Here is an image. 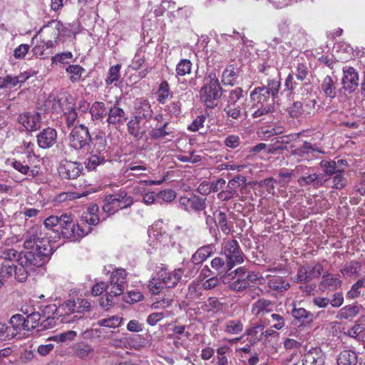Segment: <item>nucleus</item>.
Here are the masks:
<instances>
[{
    "mask_svg": "<svg viewBox=\"0 0 365 365\" xmlns=\"http://www.w3.org/2000/svg\"><path fill=\"white\" fill-rule=\"evenodd\" d=\"M252 108L255 109L252 115L254 118L262 117L263 115L271 113L274 110V104L272 103H267V104H260L259 107H255L252 106Z\"/></svg>",
    "mask_w": 365,
    "mask_h": 365,
    "instance_id": "obj_58",
    "label": "nucleus"
},
{
    "mask_svg": "<svg viewBox=\"0 0 365 365\" xmlns=\"http://www.w3.org/2000/svg\"><path fill=\"white\" fill-rule=\"evenodd\" d=\"M179 203L182 209L187 212L202 211L206 208V198L200 197L197 195L190 196H181Z\"/></svg>",
    "mask_w": 365,
    "mask_h": 365,
    "instance_id": "obj_8",
    "label": "nucleus"
},
{
    "mask_svg": "<svg viewBox=\"0 0 365 365\" xmlns=\"http://www.w3.org/2000/svg\"><path fill=\"white\" fill-rule=\"evenodd\" d=\"M9 324L16 335L23 330L29 331V327H26V318L20 314H14L10 318Z\"/></svg>",
    "mask_w": 365,
    "mask_h": 365,
    "instance_id": "obj_33",
    "label": "nucleus"
},
{
    "mask_svg": "<svg viewBox=\"0 0 365 365\" xmlns=\"http://www.w3.org/2000/svg\"><path fill=\"white\" fill-rule=\"evenodd\" d=\"M148 170V168L143 162L140 161L139 165H136L135 163H131L125 168V173L127 174L128 177H140L143 176L144 174L143 172H145Z\"/></svg>",
    "mask_w": 365,
    "mask_h": 365,
    "instance_id": "obj_44",
    "label": "nucleus"
},
{
    "mask_svg": "<svg viewBox=\"0 0 365 365\" xmlns=\"http://www.w3.org/2000/svg\"><path fill=\"white\" fill-rule=\"evenodd\" d=\"M39 234L36 230H32V232L27 231L26 234L24 235V247L26 249H31V250H34V246L37 238H38Z\"/></svg>",
    "mask_w": 365,
    "mask_h": 365,
    "instance_id": "obj_57",
    "label": "nucleus"
},
{
    "mask_svg": "<svg viewBox=\"0 0 365 365\" xmlns=\"http://www.w3.org/2000/svg\"><path fill=\"white\" fill-rule=\"evenodd\" d=\"M63 23L58 20H51L44 25L39 31L40 38L58 39L59 29H62Z\"/></svg>",
    "mask_w": 365,
    "mask_h": 365,
    "instance_id": "obj_18",
    "label": "nucleus"
},
{
    "mask_svg": "<svg viewBox=\"0 0 365 365\" xmlns=\"http://www.w3.org/2000/svg\"><path fill=\"white\" fill-rule=\"evenodd\" d=\"M36 140L40 148H52L57 142V131L51 127L44 128L36 135Z\"/></svg>",
    "mask_w": 365,
    "mask_h": 365,
    "instance_id": "obj_14",
    "label": "nucleus"
},
{
    "mask_svg": "<svg viewBox=\"0 0 365 365\" xmlns=\"http://www.w3.org/2000/svg\"><path fill=\"white\" fill-rule=\"evenodd\" d=\"M91 156L86 163V168L88 171L96 170L97 167L106 163V160L104 154H98V153L90 152Z\"/></svg>",
    "mask_w": 365,
    "mask_h": 365,
    "instance_id": "obj_38",
    "label": "nucleus"
},
{
    "mask_svg": "<svg viewBox=\"0 0 365 365\" xmlns=\"http://www.w3.org/2000/svg\"><path fill=\"white\" fill-rule=\"evenodd\" d=\"M18 122L29 132L36 131L41 128V116L39 113L25 112L18 116Z\"/></svg>",
    "mask_w": 365,
    "mask_h": 365,
    "instance_id": "obj_10",
    "label": "nucleus"
},
{
    "mask_svg": "<svg viewBox=\"0 0 365 365\" xmlns=\"http://www.w3.org/2000/svg\"><path fill=\"white\" fill-rule=\"evenodd\" d=\"M248 280L244 278H238L229 284V289L237 292H241L245 289H248Z\"/></svg>",
    "mask_w": 365,
    "mask_h": 365,
    "instance_id": "obj_63",
    "label": "nucleus"
},
{
    "mask_svg": "<svg viewBox=\"0 0 365 365\" xmlns=\"http://www.w3.org/2000/svg\"><path fill=\"white\" fill-rule=\"evenodd\" d=\"M341 79L342 88L348 93H352L359 86V74L353 67L343 68Z\"/></svg>",
    "mask_w": 365,
    "mask_h": 365,
    "instance_id": "obj_11",
    "label": "nucleus"
},
{
    "mask_svg": "<svg viewBox=\"0 0 365 365\" xmlns=\"http://www.w3.org/2000/svg\"><path fill=\"white\" fill-rule=\"evenodd\" d=\"M273 304L270 300L259 299L252 307V313L256 316L264 314L272 311Z\"/></svg>",
    "mask_w": 365,
    "mask_h": 365,
    "instance_id": "obj_35",
    "label": "nucleus"
},
{
    "mask_svg": "<svg viewBox=\"0 0 365 365\" xmlns=\"http://www.w3.org/2000/svg\"><path fill=\"white\" fill-rule=\"evenodd\" d=\"M222 252L226 257V261L232 268L245 261V255L235 240L225 242L222 247Z\"/></svg>",
    "mask_w": 365,
    "mask_h": 365,
    "instance_id": "obj_6",
    "label": "nucleus"
},
{
    "mask_svg": "<svg viewBox=\"0 0 365 365\" xmlns=\"http://www.w3.org/2000/svg\"><path fill=\"white\" fill-rule=\"evenodd\" d=\"M82 170L83 167L81 163L67 160H62L58 168L59 176L67 180L76 179Z\"/></svg>",
    "mask_w": 365,
    "mask_h": 365,
    "instance_id": "obj_9",
    "label": "nucleus"
},
{
    "mask_svg": "<svg viewBox=\"0 0 365 365\" xmlns=\"http://www.w3.org/2000/svg\"><path fill=\"white\" fill-rule=\"evenodd\" d=\"M127 272L124 269H117L110 277L109 293L113 296L122 294L126 284Z\"/></svg>",
    "mask_w": 365,
    "mask_h": 365,
    "instance_id": "obj_7",
    "label": "nucleus"
},
{
    "mask_svg": "<svg viewBox=\"0 0 365 365\" xmlns=\"http://www.w3.org/2000/svg\"><path fill=\"white\" fill-rule=\"evenodd\" d=\"M92 144V150L93 153H98V154H105L107 152V139L104 131L99 130L94 133V137L92 138L91 142Z\"/></svg>",
    "mask_w": 365,
    "mask_h": 365,
    "instance_id": "obj_20",
    "label": "nucleus"
},
{
    "mask_svg": "<svg viewBox=\"0 0 365 365\" xmlns=\"http://www.w3.org/2000/svg\"><path fill=\"white\" fill-rule=\"evenodd\" d=\"M127 119L125 110L118 106L117 102L107 112L106 123L116 129L123 125Z\"/></svg>",
    "mask_w": 365,
    "mask_h": 365,
    "instance_id": "obj_13",
    "label": "nucleus"
},
{
    "mask_svg": "<svg viewBox=\"0 0 365 365\" xmlns=\"http://www.w3.org/2000/svg\"><path fill=\"white\" fill-rule=\"evenodd\" d=\"M85 71L84 68L78 64L69 65L66 68V71L69 74V79L72 83L81 81L82 79V74Z\"/></svg>",
    "mask_w": 365,
    "mask_h": 365,
    "instance_id": "obj_43",
    "label": "nucleus"
},
{
    "mask_svg": "<svg viewBox=\"0 0 365 365\" xmlns=\"http://www.w3.org/2000/svg\"><path fill=\"white\" fill-rule=\"evenodd\" d=\"M107 108L106 104L101 101H95L89 109L92 123L96 121H103L107 115Z\"/></svg>",
    "mask_w": 365,
    "mask_h": 365,
    "instance_id": "obj_24",
    "label": "nucleus"
},
{
    "mask_svg": "<svg viewBox=\"0 0 365 365\" xmlns=\"http://www.w3.org/2000/svg\"><path fill=\"white\" fill-rule=\"evenodd\" d=\"M206 218V224L210 228L215 227L220 228H242L245 226L243 219L237 217L232 212H225L216 210L212 215L204 212Z\"/></svg>",
    "mask_w": 365,
    "mask_h": 365,
    "instance_id": "obj_3",
    "label": "nucleus"
},
{
    "mask_svg": "<svg viewBox=\"0 0 365 365\" xmlns=\"http://www.w3.org/2000/svg\"><path fill=\"white\" fill-rule=\"evenodd\" d=\"M137 113L140 117L145 119H149L152 116L153 110L149 101L146 99L140 98L138 100L136 107Z\"/></svg>",
    "mask_w": 365,
    "mask_h": 365,
    "instance_id": "obj_42",
    "label": "nucleus"
},
{
    "mask_svg": "<svg viewBox=\"0 0 365 365\" xmlns=\"http://www.w3.org/2000/svg\"><path fill=\"white\" fill-rule=\"evenodd\" d=\"M173 97V92L167 81H163L156 91L157 101L160 104H165L169 98Z\"/></svg>",
    "mask_w": 365,
    "mask_h": 365,
    "instance_id": "obj_34",
    "label": "nucleus"
},
{
    "mask_svg": "<svg viewBox=\"0 0 365 365\" xmlns=\"http://www.w3.org/2000/svg\"><path fill=\"white\" fill-rule=\"evenodd\" d=\"M192 63L187 59H181L176 65L175 72L177 76H184L192 71Z\"/></svg>",
    "mask_w": 365,
    "mask_h": 365,
    "instance_id": "obj_51",
    "label": "nucleus"
},
{
    "mask_svg": "<svg viewBox=\"0 0 365 365\" xmlns=\"http://www.w3.org/2000/svg\"><path fill=\"white\" fill-rule=\"evenodd\" d=\"M243 106L237 105L225 104L224 111L228 118L239 120L242 115Z\"/></svg>",
    "mask_w": 365,
    "mask_h": 365,
    "instance_id": "obj_53",
    "label": "nucleus"
},
{
    "mask_svg": "<svg viewBox=\"0 0 365 365\" xmlns=\"http://www.w3.org/2000/svg\"><path fill=\"white\" fill-rule=\"evenodd\" d=\"M88 232H84V230H61L63 237L71 242L78 241L83 237L87 235Z\"/></svg>",
    "mask_w": 365,
    "mask_h": 365,
    "instance_id": "obj_49",
    "label": "nucleus"
},
{
    "mask_svg": "<svg viewBox=\"0 0 365 365\" xmlns=\"http://www.w3.org/2000/svg\"><path fill=\"white\" fill-rule=\"evenodd\" d=\"M46 256L34 250L26 252L22 257L18 258V262L27 267L31 271L35 267H40L46 262Z\"/></svg>",
    "mask_w": 365,
    "mask_h": 365,
    "instance_id": "obj_12",
    "label": "nucleus"
},
{
    "mask_svg": "<svg viewBox=\"0 0 365 365\" xmlns=\"http://www.w3.org/2000/svg\"><path fill=\"white\" fill-rule=\"evenodd\" d=\"M140 118L141 117H135L130 119L127 124L128 133L137 139L142 138L145 134V130H141Z\"/></svg>",
    "mask_w": 365,
    "mask_h": 365,
    "instance_id": "obj_37",
    "label": "nucleus"
},
{
    "mask_svg": "<svg viewBox=\"0 0 365 365\" xmlns=\"http://www.w3.org/2000/svg\"><path fill=\"white\" fill-rule=\"evenodd\" d=\"M30 271L31 270L27 267L19 264V262H18V265L13 264V274L15 279L19 282H23L27 279L28 274Z\"/></svg>",
    "mask_w": 365,
    "mask_h": 365,
    "instance_id": "obj_54",
    "label": "nucleus"
},
{
    "mask_svg": "<svg viewBox=\"0 0 365 365\" xmlns=\"http://www.w3.org/2000/svg\"><path fill=\"white\" fill-rule=\"evenodd\" d=\"M281 87L280 78H269L266 86L255 88L250 93V100L253 108L259 107L260 104H274L278 98Z\"/></svg>",
    "mask_w": 365,
    "mask_h": 365,
    "instance_id": "obj_1",
    "label": "nucleus"
},
{
    "mask_svg": "<svg viewBox=\"0 0 365 365\" xmlns=\"http://www.w3.org/2000/svg\"><path fill=\"white\" fill-rule=\"evenodd\" d=\"M120 64H116L109 68L105 79V83L107 86L112 84L117 85L120 78Z\"/></svg>",
    "mask_w": 365,
    "mask_h": 365,
    "instance_id": "obj_41",
    "label": "nucleus"
},
{
    "mask_svg": "<svg viewBox=\"0 0 365 365\" xmlns=\"http://www.w3.org/2000/svg\"><path fill=\"white\" fill-rule=\"evenodd\" d=\"M211 266L213 269L217 271L219 274H223V275L221 277V279L222 280V282L224 284L230 283L229 279H230V277H234L232 276L233 272H230L227 274L230 270H231L232 268L230 267V265L228 264V262L226 261L225 262L224 259L221 257H215L211 261Z\"/></svg>",
    "mask_w": 365,
    "mask_h": 365,
    "instance_id": "obj_19",
    "label": "nucleus"
},
{
    "mask_svg": "<svg viewBox=\"0 0 365 365\" xmlns=\"http://www.w3.org/2000/svg\"><path fill=\"white\" fill-rule=\"evenodd\" d=\"M336 81H334L330 76H327L322 80L321 83V90L326 97L331 99L336 96Z\"/></svg>",
    "mask_w": 365,
    "mask_h": 365,
    "instance_id": "obj_28",
    "label": "nucleus"
},
{
    "mask_svg": "<svg viewBox=\"0 0 365 365\" xmlns=\"http://www.w3.org/2000/svg\"><path fill=\"white\" fill-rule=\"evenodd\" d=\"M222 307V303L215 297H210L202 306L204 312H217Z\"/></svg>",
    "mask_w": 365,
    "mask_h": 365,
    "instance_id": "obj_55",
    "label": "nucleus"
},
{
    "mask_svg": "<svg viewBox=\"0 0 365 365\" xmlns=\"http://www.w3.org/2000/svg\"><path fill=\"white\" fill-rule=\"evenodd\" d=\"M48 102H51V109L56 113H63L73 106L72 103L68 102V97L65 94H61L53 98L52 101L49 100Z\"/></svg>",
    "mask_w": 365,
    "mask_h": 365,
    "instance_id": "obj_26",
    "label": "nucleus"
},
{
    "mask_svg": "<svg viewBox=\"0 0 365 365\" xmlns=\"http://www.w3.org/2000/svg\"><path fill=\"white\" fill-rule=\"evenodd\" d=\"M99 207L96 204L90 205L86 212H83L81 217V222L82 225H88L96 226L100 222L98 215Z\"/></svg>",
    "mask_w": 365,
    "mask_h": 365,
    "instance_id": "obj_21",
    "label": "nucleus"
},
{
    "mask_svg": "<svg viewBox=\"0 0 365 365\" xmlns=\"http://www.w3.org/2000/svg\"><path fill=\"white\" fill-rule=\"evenodd\" d=\"M103 211L108 214V215H113L116 212L119 208L118 203H116L113 199L112 195H108L105 197L103 200Z\"/></svg>",
    "mask_w": 365,
    "mask_h": 365,
    "instance_id": "obj_56",
    "label": "nucleus"
},
{
    "mask_svg": "<svg viewBox=\"0 0 365 365\" xmlns=\"http://www.w3.org/2000/svg\"><path fill=\"white\" fill-rule=\"evenodd\" d=\"M205 83L200 90V101L210 108H214L222 95V88L215 73H210L205 79Z\"/></svg>",
    "mask_w": 365,
    "mask_h": 365,
    "instance_id": "obj_2",
    "label": "nucleus"
},
{
    "mask_svg": "<svg viewBox=\"0 0 365 365\" xmlns=\"http://www.w3.org/2000/svg\"><path fill=\"white\" fill-rule=\"evenodd\" d=\"M324 356L319 348H313L304 356L303 365H324Z\"/></svg>",
    "mask_w": 365,
    "mask_h": 365,
    "instance_id": "obj_23",
    "label": "nucleus"
},
{
    "mask_svg": "<svg viewBox=\"0 0 365 365\" xmlns=\"http://www.w3.org/2000/svg\"><path fill=\"white\" fill-rule=\"evenodd\" d=\"M16 336L9 325L0 323V341L10 340Z\"/></svg>",
    "mask_w": 365,
    "mask_h": 365,
    "instance_id": "obj_62",
    "label": "nucleus"
},
{
    "mask_svg": "<svg viewBox=\"0 0 365 365\" xmlns=\"http://www.w3.org/2000/svg\"><path fill=\"white\" fill-rule=\"evenodd\" d=\"M237 75L233 65H229L224 70L222 76V81L225 85H233L237 79Z\"/></svg>",
    "mask_w": 365,
    "mask_h": 365,
    "instance_id": "obj_50",
    "label": "nucleus"
},
{
    "mask_svg": "<svg viewBox=\"0 0 365 365\" xmlns=\"http://www.w3.org/2000/svg\"><path fill=\"white\" fill-rule=\"evenodd\" d=\"M223 330L229 334H237L243 330V324L239 319L227 320L225 322Z\"/></svg>",
    "mask_w": 365,
    "mask_h": 365,
    "instance_id": "obj_45",
    "label": "nucleus"
},
{
    "mask_svg": "<svg viewBox=\"0 0 365 365\" xmlns=\"http://www.w3.org/2000/svg\"><path fill=\"white\" fill-rule=\"evenodd\" d=\"M308 108H310V103L296 101L289 108L288 111L291 117L299 118L311 114L312 112Z\"/></svg>",
    "mask_w": 365,
    "mask_h": 365,
    "instance_id": "obj_29",
    "label": "nucleus"
},
{
    "mask_svg": "<svg viewBox=\"0 0 365 365\" xmlns=\"http://www.w3.org/2000/svg\"><path fill=\"white\" fill-rule=\"evenodd\" d=\"M63 117L66 125L68 128L74 127V123L78 118V113L76 110L74 105L63 112Z\"/></svg>",
    "mask_w": 365,
    "mask_h": 365,
    "instance_id": "obj_59",
    "label": "nucleus"
},
{
    "mask_svg": "<svg viewBox=\"0 0 365 365\" xmlns=\"http://www.w3.org/2000/svg\"><path fill=\"white\" fill-rule=\"evenodd\" d=\"M182 274L183 270L180 268L175 269L173 272H161L159 276L165 287L171 288L177 285Z\"/></svg>",
    "mask_w": 365,
    "mask_h": 365,
    "instance_id": "obj_22",
    "label": "nucleus"
},
{
    "mask_svg": "<svg viewBox=\"0 0 365 365\" xmlns=\"http://www.w3.org/2000/svg\"><path fill=\"white\" fill-rule=\"evenodd\" d=\"M21 311L24 314H26L27 317L26 318V323L27 324L26 327H29V331L34 329L36 327H39L40 319H41V314L36 312H32L29 313L28 311L24 312L23 309Z\"/></svg>",
    "mask_w": 365,
    "mask_h": 365,
    "instance_id": "obj_52",
    "label": "nucleus"
},
{
    "mask_svg": "<svg viewBox=\"0 0 365 365\" xmlns=\"http://www.w3.org/2000/svg\"><path fill=\"white\" fill-rule=\"evenodd\" d=\"M31 164V159L21 160L14 158L11 161V166L20 173L34 176V170H30Z\"/></svg>",
    "mask_w": 365,
    "mask_h": 365,
    "instance_id": "obj_39",
    "label": "nucleus"
},
{
    "mask_svg": "<svg viewBox=\"0 0 365 365\" xmlns=\"http://www.w3.org/2000/svg\"><path fill=\"white\" fill-rule=\"evenodd\" d=\"M121 322V318L112 316L110 317L99 320L97 324L101 327L115 328L120 327Z\"/></svg>",
    "mask_w": 365,
    "mask_h": 365,
    "instance_id": "obj_64",
    "label": "nucleus"
},
{
    "mask_svg": "<svg viewBox=\"0 0 365 365\" xmlns=\"http://www.w3.org/2000/svg\"><path fill=\"white\" fill-rule=\"evenodd\" d=\"M267 284L270 289L279 293L287 291L290 287L289 282L279 276L269 277Z\"/></svg>",
    "mask_w": 365,
    "mask_h": 365,
    "instance_id": "obj_32",
    "label": "nucleus"
},
{
    "mask_svg": "<svg viewBox=\"0 0 365 365\" xmlns=\"http://www.w3.org/2000/svg\"><path fill=\"white\" fill-rule=\"evenodd\" d=\"M292 314L295 319L299 320L302 323H309L313 320V314L304 308L294 307Z\"/></svg>",
    "mask_w": 365,
    "mask_h": 365,
    "instance_id": "obj_46",
    "label": "nucleus"
},
{
    "mask_svg": "<svg viewBox=\"0 0 365 365\" xmlns=\"http://www.w3.org/2000/svg\"><path fill=\"white\" fill-rule=\"evenodd\" d=\"M202 287L198 282H192L188 286L186 297L188 300L198 299L202 294Z\"/></svg>",
    "mask_w": 365,
    "mask_h": 365,
    "instance_id": "obj_60",
    "label": "nucleus"
},
{
    "mask_svg": "<svg viewBox=\"0 0 365 365\" xmlns=\"http://www.w3.org/2000/svg\"><path fill=\"white\" fill-rule=\"evenodd\" d=\"M322 153L318 148H315L311 143L304 142L303 145L292 151V155L297 161L310 160L314 157V153Z\"/></svg>",
    "mask_w": 365,
    "mask_h": 365,
    "instance_id": "obj_16",
    "label": "nucleus"
},
{
    "mask_svg": "<svg viewBox=\"0 0 365 365\" xmlns=\"http://www.w3.org/2000/svg\"><path fill=\"white\" fill-rule=\"evenodd\" d=\"M322 272L320 264L315 266L300 267L295 277L297 282H308L314 278H319Z\"/></svg>",
    "mask_w": 365,
    "mask_h": 365,
    "instance_id": "obj_15",
    "label": "nucleus"
},
{
    "mask_svg": "<svg viewBox=\"0 0 365 365\" xmlns=\"http://www.w3.org/2000/svg\"><path fill=\"white\" fill-rule=\"evenodd\" d=\"M173 130L169 126V122H165L163 125L155 124L149 132V137L155 141L163 140H170L168 137H173Z\"/></svg>",
    "mask_w": 365,
    "mask_h": 365,
    "instance_id": "obj_17",
    "label": "nucleus"
},
{
    "mask_svg": "<svg viewBox=\"0 0 365 365\" xmlns=\"http://www.w3.org/2000/svg\"><path fill=\"white\" fill-rule=\"evenodd\" d=\"M76 314L74 300H67L58 307V317H61L60 322L66 323L63 319L68 320Z\"/></svg>",
    "mask_w": 365,
    "mask_h": 365,
    "instance_id": "obj_31",
    "label": "nucleus"
},
{
    "mask_svg": "<svg viewBox=\"0 0 365 365\" xmlns=\"http://www.w3.org/2000/svg\"><path fill=\"white\" fill-rule=\"evenodd\" d=\"M359 312L357 305H347L341 308L338 312L337 317L340 319H349L356 317Z\"/></svg>",
    "mask_w": 365,
    "mask_h": 365,
    "instance_id": "obj_48",
    "label": "nucleus"
},
{
    "mask_svg": "<svg viewBox=\"0 0 365 365\" xmlns=\"http://www.w3.org/2000/svg\"><path fill=\"white\" fill-rule=\"evenodd\" d=\"M356 355L349 350H344L340 353L337 359L338 365H355Z\"/></svg>",
    "mask_w": 365,
    "mask_h": 365,
    "instance_id": "obj_47",
    "label": "nucleus"
},
{
    "mask_svg": "<svg viewBox=\"0 0 365 365\" xmlns=\"http://www.w3.org/2000/svg\"><path fill=\"white\" fill-rule=\"evenodd\" d=\"M244 91L240 87H236L229 91L226 98V104L243 106L245 101Z\"/></svg>",
    "mask_w": 365,
    "mask_h": 365,
    "instance_id": "obj_30",
    "label": "nucleus"
},
{
    "mask_svg": "<svg viewBox=\"0 0 365 365\" xmlns=\"http://www.w3.org/2000/svg\"><path fill=\"white\" fill-rule=\"evenodd\" d=\"M246 179L244 176L237 175L228 181L225 189H222L217 194V198L224 202L239 197L240 200L244 201L242 197H240L237 189L241 186L245 187Z\"/></svg>",
    "mask_w": 365,
    "mask_h": 365,
    "instance_id": "obj_5",
    "label": "nucleus"
},
{
    "mask_svg": "<svg viewBox=\"0 0 365 365\" xmlns=\"http://www.w3.org/2000/svg\"><path fill=\"white\" fill-rule=\"evenodd\" d=\"M342 282L339 277L332 274L323 275L322 280L319 284V288L322 291L326 289L335 290L341 286Z\"/></svg>",
    "mask_w": 365,
    "mask_h": 365,
    "instance_id": "obj_27",
    "label": "nucleus"
},
{
    "mask_svg": "<svg viewBox=\"0 0 365 365\" xmlns=\"http://www.w3.org/2000/svg\"><path fill=\"white\" fill-rule=\"evenodd\" d=\"M75 302V312L76 314L72 317L71 319L66 320L63 319L66 322H73L77 319H80L83 317V314L91 309V303L86 299H77L74 300Z\"/></svg>",
    "mask_w": 365,
    "mask_h": 365,
    "instance_id": "obj_25",
    "label": "nucleus"
},
{
    "mask_svg": "<svg viewBox=\"0 0 365 365\" xmlns=\"http://www.w3.org/2000/svg\"><path fill=\"white\" fill-rule=\"evenodd\" d=\"M320 166L324 169L326 175H332L333 174L338 173L341 170L337 168L336 162L335 160H322Z\"/></svg>",
    "mask_w": 365,
    "mask_h": 365,
    "instance_id": "obj_61",
    "label": "nucleus"
},
{
    "mask_svg": "<svg viewBox=\"0 0 365 365\" xmlns=\"http://www.w3.org/2000/svg\"><path fill=\"white\" fill-rule=\"evenodd\" d=\"M211 245L203 246L199 248L192 255V261L195 264H202L212 252Z\"/></svg>",
    "mask_w": 365,
    "mask_h": 365,
    "instance_id": "obj_40",
    "label": "nucleus"
},
{
    "mask_svg": "<svg viewBox=\"0 0 365 365\" xmlns=\"http://www.w3.org/2000/svg\"><path fill=\"white\" fill-rule=\"evenodd\" d=\"M69 145L73 149L80 151L89 146L92 140L89 129L83 124L73 128L68 135Z\"/></svg>",
    "mask_w": 365,
    "mask_h": 365,
    "instance_id": "obj_4",
    "label": "nucleus"
},
{
    "mask_svg": "<svg viewBox=\"0 0 365 365\" xmlns=\"http://www.w3.org/2000/svg\"><path fill=\"white\" fill-rule=\"evenodd\" d=\"M36 240V242L34 246V251L38 252L46 257L51 255V241L48 237H45L44 236L42 237V233L40 232L38 238Z\"/></svg>",
    "mask_w": 365,
    "mask_h": 365,
    "instance_id": "obj_36",
    "label": "nucleus"
}]
</instances>
